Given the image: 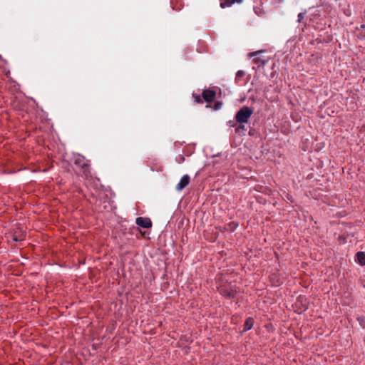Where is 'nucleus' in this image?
<instances>
[{"label":"nucleus","instance_id":"obj_1","mask_svg":"<svg viewBox=\"0 0 365 365\" xmlns=\"http://www.w3.org/2000/svg\"><path fill=\"white\" fill-rule=\"evenodd\" d=\"M253 113V109L247 106L241 108L235 115V120L237 123L242 124L249 121Z\"/></svg>","mask_w":365,"mask_h":365},{"label":"nucleus","instance_id":"obj_2","mask_svg":"<svg viewBox=\"0 0 365 365\" xmlns=\"http://www.w3.org/2000/svg\"><path fill=\"white\" fill-rule=\"evenodd\" d=\"M220 293L227 297H234L236 289L230 284H221L218 287Z\"/></svg>","mask_w":365,"mask_h":365},{"label":"nucleus","instance_id":"obj_3","mask_svg":"<svg viewBox=\"0 0 365 365\" xmlns=\"http://www.w3.org/2000/svg\"><path fill=\"white\" fill-rule=\"evenodd\" d=\"M136 224L143 228H150L152 226V222L150 218L139 217L136 218Z\"/></svg>","mask_w":365,"mask_h":365},{"label":"nucleus","instance_id":"obj_4","mask_svg":"<svg viewBox=\"0 0 365 365\" xmlns=\"http://www.w3.org/2000/svg\"><path fill=\"white\" fill-rule=\"evenodd\" d=\"M74 163L78 167L81 168H86L88 166V163L83 156L81 155H76L74 156Z\"/></svg>","mask_w":365,"mask_h":365},{"label":"nucleus","instance_id":"obj_5","mask_svg":"<svg viewBox=\"0 0 365 365\" xmlns=\"http://www.w3.org/2000/svg\"><path fill=\"white\" fill-rule=\"evenodd\" d=\"M190 182V177L188 175L182 176L176 186V190L180 191L183 190Z\"/></svg>","mask_w":365,"mask_h":365},{"label":"nucleus","instance_id":"obj_6","mask_svg":"<svg viewBox=\"0 0 365 365\" xmlns=\"http://www.w3.org/2000/svg\"><path fill=\"white\" fill-rule=\"evenodd\" d=\"M215 94V91L212 90H205L202 92V97L205 101L210 103L214 100Z\"/></svg>","mask_w":365,"mask_h":365},{"label":"nucleus","instance_id":"obj_7","mask_svg":"<svg viewBox=\"0 0 365 365\" xmlns=\"http://www.w3.org/2000/svg\"><path fill=\"white\" fill-rule=\"evenodd\" d=\"M242 1L243 0H221L220 6L222 8L229 7L235 3L240 4Z\"/></svg>","mask_w":365,"mask_h":365},{"label":"nucleus","instance_id":"obj_8","mask_svg":"<svg viewBox=\"0 0 365 365\" xmlns=\"http://www.w3.org/2000/svg\"><path fill=\"white\" fill-rule=\"evenodd\" d=\"M356 261L360 265H365V253L363 252H359L356 255Z\"/></svg>","mask_w":365,"mask_h":365},{"label":"nucleus","instance_id":"obj_9","mask_svg":"<svg viewBox=\"0 0 365 365\" xmlns=\"http://www.w3.org/2000/svg\"><path fill=\"white\" fill-rule=\"evenodd\" d=\"M254 324V320L252 318L249 317L246 319L244 324V331L250 330Z\"/></svg>","mask_w":365,"mask_h":365},{"label":"nucleus","instance_id":"obj_10","mask_svg":"<svg viewBox=\"0 0 365 365\" xmlns=\"http://www.w3.org/2000/svg\"><path fill=\"white\" fill-rule=\"evenodd\" d=\"M246 128L244 125H240L235 128V132L239 134H244Z\"/></svg>","mask_w":365,"mask_h":365},{"label":"nucleus","instance_id":"obj_11","mask_svg":"<svg viewBox=\"0 0 365 365\" xmlns=\"http://www.w3.org/2000/svg\"><path fill=\"white\" fill-rule=\"evenodd\" d=\"M245 75V72L243 71H238L237 73H236V76H235V81L237 82H240L241 78H243Z\"/></svg>","mask_w":365,"mask_h":365},{"label":"nucleus","instance_id":"obj_12","mask_svg":"<svg viewBox=\"0 0 365 365\" xmlns=\"http://www.w3.org/2000/svg\"><path fill=\"white\" fill-rule=\"evenodd\" d=\"M304 14H305L304 13H299L298 14V21L300 22L303 19Z\"/></svg>","mask_w":365,"mask_h":365},{"label":"nucleus","instance_id":"obj_13","mask_svg":"<svg viewBox=\"0 0 365 365\" xmlns=\"http://www.w3.org/2000/svg\"><path fill=\"white\" fill-rule=\"evenodd\" d=\"M261 51H257V52H254V53H250V56L252 57L255 55H257V53H259Z\"/></svg>","mask_w":365,"mask_h":365},{"label":"nucleus","instance_id":"obj_14","mask_svg":"<svg viewBox=\"0 0 365 365\" xmlns=\"http://www.w3.org/2000/svg\"><path fill=\"white\" fill-rule=\"evenodd\" d=\"M228 123H229V125L230 126H235V123L234 121H231L230 120V121L228 122Z\"/></svg>","mask_w":365,"mask_h":365},{"label":"nucleus","instance_id":"obj_15","mask_svg":"<svg viewBox=\"0 0 365 365\" xmlns=\"http://www.w3.org/2000/svg\"><path fill=\"white\" fill-rule=\"evenodd\" d=\"M363 284H364V286L365 287V279H364Z\"/></svg>","mask_w":365,"mask_h":365}]
</instances>
